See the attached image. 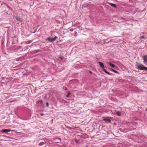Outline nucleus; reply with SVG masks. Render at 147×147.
Listing matches in <instances>:
<instances>
[{
    "label": "nucleus",
    "mask_w": 147,
    "mask_h": 147,
    "mask_svg": "<svg viewBox=\"0 0 147 147\" xmlns=\"http://www.w3.org/2000/svg\"><path fill=\"white\" fill-rule=\"evenodd\" d=\"M47 40L50 41L51 42H53L54 41V40H53V38H48L47 39Z\"/></svg>",
    "instance_id": "423d86ee"
},
{
    "label": "nucleus",
    "mask_w": 147,
    "mask_h": 147,
    "mask_svg": "<svg viewBox=\"0 0 147 147\" xmlns=\"http://www.w3.org/2000/svg\"><path fill=\"white\" fill-rule=\"evenodd\" d=\"M109 64L111 66L113 67H115V65L112 64L111 63L109 62Z\"/></svg>",
    "instance_id": "1a4fd4ad"
},
{
    "label": "nucleus",
    "mask_w": 147,
    "mask_h": 147,
    "mask_svg": "<svg viewBox=\"0 0 147 147\" xmlns=\"http://www.w3.org/2000/svg\"><path fill=\"white\" fill-rule=\"evenodd\" d=\"M143 60H144V63H147V55H145L143 57Z\"/></svg>",
    "instance_id": "f03ea898"
},
{
    "label": "nucleus",
    "mask_w": 147,
    "mask_h": 147,
    "mask_svg": "<svg viewBox=\"0 0 147 147\" xmlns=\"http://www.w3.org/2000/svg\"><path fill=\"white\" fill-rule=\"evenodd\" d=\"M103 119L104 121H107L109 122H111V120L107 117H103Z\"/></svg>",
    "instance_id": "20e7f679"
},
{
    "label": "nucleus",
    "mask_w": 147,
    "mask_h": 147,
    "mask_svg": "<svg viewBox=\"0 0 147 147\" xmlns=\"http://www.w3.org/2000/svg\"><path fill=\"white\" fill-rule=\"evenodd\" d=\"M112 71H113L114 72H115V73H117V71H116V70H115L114 69H112Z\"/></svg>",
    "instance_id": "f8f14e48"
},
{
    "label": "nucleus",
    "mask_w": 147,
    "mask_h": 147,
    "mask_svg": "<svg viewBox=\"0 0 147 147\" xmlns=\"http://www.w3.org/2000/svg\"><path fill=\"white\" fill-rule=\"evenodd\" d=\"M70 94V92H69L67 93L66 96L67 97H68L69 96Z\"/></svg>",
    "instance_id": "9b49d317"
},
{
    "label": "nucleus",
    "mask_w": 147,
    "mask_h": 147,
    "mask_svg": "<svg viewBox=\"0 0 147 147\" xmlns=\"http://www.w3.org/2000/svg\"><path fill=\"white\" fill-rule=\"evenodd\" d=\"M58 38L57 37V36H55L53 38V40H54V41H55V40H56V39L57 38Z\"/></svg>",
    "instance_id": "ddd939ff"
},
{
    "label": "nucleus",
    "mask_w": 147,
    "mask_h": 147,
    "mask_svg": "<svg viewBox=\"0 0 147 147\" xmlns=\"http://www.w3.org/2000/svg\"><path fill=\"white\" fill-rule=\"evenodd\" d=\"M60 58H61V59L62 60H63V58L61 57H60Z\"/></svg>",
    "instance_id": "6ab92c4d"
},
{
    "label": "nucleus",
    "mask_w": 147,
    "mask_h": 147,
    "mask_svg": "<svg viewBox=\"0 0 147 147\" xmlns=\"http://www.w3.org/2000/svg\"><path fill=\"white\" fill-rule=\"evenodd\" d=\"M138 68L140 70H145L147 71V67H144L143 65H139L138 66Z\"/></svg>",
    "instance_id": "f257e3e1"
},
{
    "label": "nucleus",
    "mask_w": 147,
    "mask_h": 147,
    "mask_svg": "<svg viewBox=\"0 0 147 147\" xmlns=\"http://www.w3.org/2000/svg\"><path fill=\"white\" fill-rule=\"evenodd\" d=\"M39 102H40L41 103H42V101L40 100L39 101Z\"/></svg>",
    "instance_id": "f3484780"
},
{
    "label": "nucleus",
    "mask_w": 147,
    "mask_h": 147,
    "mask_svg": "<svg viewBox=\"0 0 147 147\" xmlns=\"http://www.w3.org/2000/svg\"><path fill=\"white\" fill-rule=\"evenodd\" d=\"M40 115L41 116H43L44 115V114L42 113H40Z\"/></svg>",
    "instance_id": "dca6fc26"
},
{
    "label": "nucleus",
    "mask_w": 147,
    "mask_h": 147,
    "mask_svg": "<svg viewBox=\"0 0 147 147\" xmlns=\"http://www.w3.org/2000/svg\"><path fill=\"white\" fill-rule=\"evenodd\" d=\"M144 38V36H142L140 37V39H142V38Z\"/></svg>",
    "instance_id": "4468645a"
},
{
    "label": "nucleus",
    "mask_w": 147,
    "mask_h": 147,
    "mask_svg": "<svg viewBox=\"0 0 147 147\" xmlns=\"http://www.w3.org/2000/svg\"><path fill=\"white\" fill-rule=\"evenodd\" d=\"M89 72L91 74H92V72L91 71H89Z\"/></svg>",
    "instance_id": "a211bd4d"
},
{
    "label": "nucleus",
    "mask_w": 147,
    "mask_h": 147,
    "mask_svg": "<svg viewBox=\"0 0 147 147\" xmlns=\"http://www.w3.org/2000/svg\"><path fill=\"white\" fill-rule=\"evenodd\" d=\"M103 70L107 74L109 75H111V74L109 72H108L105 69H103Z\"/></svg>",
    "instance_id": "0eeeda50"
},
{
    "label": "nucleus",
    "mask_w": 147,
    "mask_h": 147,
    "mask_svg": "<svg viewBox=\"0 0 147 147\" xmlns=\"http://www.w3.org/2000/svg\"><path fill=\"white\" fill-rule=\"evenodd\" d=\"M110 5L112 7H115V8H116V5L115 4H113V3H109Z\"/></svg>",
    "instance_id": "6e6552de"
},
{
    "label": "nucleus",
    "mask_w": 147,
    "mask_h": 147,
    "mask_svg": "<svg viewBox=\"0 0 147 147\" xmlns=\"http://www.w3.org/2000/svg\"><path fill=\"white\" fill-rule=\"evenodd\" d=\"M49 104L47 102L46 103V105L47 107H49Z\"/></svg>",
    "instance_id": "2eb2a0df"
},
{
    "label": "nucleus",
    "mask_w": 147,
    "mask_h": 147,
    "mask_svg": "<svg viewBox=\"0 0 147 147\" xmlns=\"http://www.w3.org/2000/svg\"><path fill=\"white\" fill-rule=\"evenodd\" d=\"M19 20H18L19 21H21V20H20L21 19H18Z\"/></svg>",
    "instance_id": "aec40b11"
},
{
    "label": "nucleus",
    "mask_w": 147,
    "mask_h": 147,
    "mask_svg": "<svg viewBox=\"0 0 147 147\" xmlns=\"http://www.w3.org/2000/svg\"><path fill=\"white\" fill-rule=\"evenodd\" d=\"M11 131L10 129H3L1 130V131L3 132H10Z\"/></svg>",
    "instance_id": "7ed1b4c3"
},
{
    "label": "nucleus",
    "mask_w": 147,
    "mask_h": 147,
    "mask_svg": "<svg viewBox=\"0 0 147 147\" xmlns=\"http://www.w3.org/2000/svg\"><path fill=\"white\" fill-rule=\"evenodd\" d=\"M99 63L100 67L102 68V69H104V66L103 63L100 62H99Z\"/></svg>",
    "instance_id": "39448f33"
},
{
    "label": "nucleus",
    "mask_w": 147,
    "mask_h": 147,
    "mask_svg": "<svg viewBox=\"0 0 147 147\" xmlns=\"http://www.w3.org/2000/svg\"><path fill=\"white\" fill-rule=\"evenodd\" d=\"M117 114L119 116H120L121 115V113L120 112H117Z\"/></svg>",
    "instance_id": "9d476101"
}]
</instances>
